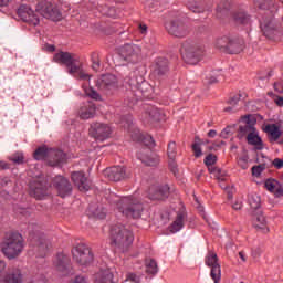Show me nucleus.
<instances>
[{"label":"nucleus","instance_id":"423d86ee","mask_svg":"<svg viewBox=\"0 0 283 283\" xmlns=\"http://www.w3.org/2000/svg\"><path fill=\"white\" fill-rule=\"evenodd\" d=\"M125 83L129 85L133 92L142 93V96H153L156 92V88H154L149 82L145 81V77L136 75V73H132L128 77H126Z\"/></svg>","mask_w":283,"mask_h":283},{"label":"nucleus","instance_id":"a878e982","mask_svg":"<svg viewBox=\"0 0 283 283\" xmlns=\"http://www.w3.org/2000/svg\"><path fill=\"white\" fill-rule=\"evenodd\" d=\"M137 157L147 167H158L160 163V157L158 155H156L155 153H150L149 155H147V150L138 153Z\"/></svg>","mask_w":283,"mask_h":283},{"label":"nucleus","instance_id":"6ab92c4d","mask_svg":"<svg viewBox=\"0 0 283 283\" xmlns=\"http://www.w3.org/2000/svg\"><path fill=\"white\" fill-rule=\"evenodd\" d=\"M151 72L156 78H163V76H167V74H169V60L166 57L155 59L151 65Z\"/></svg>","mask_w":283,"mask_h":283},{"label":"nucleus","instance_id":"09e8293b","mask_svg":"<svg viewBox=\"0 0 283 283\" xmlns=\"http://www.w3.org/2000/svg\"><path fill=\"white\" fill-rule=\"evenodd\" d=\"M93 216H95V218H99V220H104V218L107 216V211L105 208H97L93 211Z\"/></svg>","mask_w":283,"mask_h":283},{"label":"nucleus","instance_id":"2eb2a0df","mask_svg":"<svg viewBox=\"0 0 283 283\" xmlns=\"http://www.w3.org/2000/svg\"><path fill=\"white\" fill-rule=\"evenodd\" d=\"M205 263L211 269V280H213L214 283H220V280H222V268L218 262V254H216V252H209L206 256Z\"/></svg>","mask_w":283,"mask_h":283},{"label":"nucleus","instance_id":"e2e57ef3","mask_svg":"<svg viewBox=\"0 0 283 283\" xmlns=\"http://www.w3.org/2000/svg\"><path fill=\"white\" fill-rule=\"evenodd\" d=\"M254 218L259 224H266V218L262 214H255Z\"/></svg>","mask_w":283,"mask_h":283},{"label":"nucleus","instance_id":"f704fd0d","mask_svg":"<svg viewBox=\"0 0 283 283\" xmlns=\"http://www.w3.org/2000/svg\"><path fill=\"white\" fill-rule=\"evenodd\" d=\"M264 132L271 136L272 140H277L282 136L280 127L275 124H268Z\"/></svg>","mask_w":283,"mask_h":283},{"label":"nucleus","instance_id":"c9c22d12","mask_svg":"<svg viewBox=\"0 0 283 283\" xmlns=\"http://www.w3.org/2000/svg\"><path fill=\"white\" fill-rule=\"evenodd\" d=\"M233 19L235 23H239L240 25H249L251 22V17H249L244 11L234 13Z\"/></svg>","mask_w":283,"mask_h":283},{"label":"nucleus","instance_id":"aec40b11","mask_svg":"<svg viewBox=\"0 0 283 283\" xmlns=\"http://www.w3.org/2000/svg\"><path fill=\"white\" fill-rule=\"evenodd\" d=\"M105 176L113 182H120L127 178V169L123 166H113L105 170Z\"/></svg>","mask_w":283,"mask_h":283},{"label":"nucleus","instance_id":"de8ad7c7","mask_svg":"<svg viewBox=\"0 0 283 283\" xmlns=\"http://www.w3.org/2000/svg\"><path fill=\"white\" fill-rule=\"evenodd\" d=\"M86 96H91V98H94V101H98L101 98V94L96 92L93 87L85 88Z\"/></svg>","mask_w":283,"mask_h":283},{"label":"nucleus","instance_id":"69168bd1","mask_svg":"<svg viewBox=\"0 0 283 283\" xmlns=\"http://www.w3.org/2000/svg\"><path fill=\"white\" fill-rule=\"evenodd\" d=\"M274 103L277 105V107H283V97L282 96H274Z\"/></svg>","mask_w":283,"mask_h":283},{"label":"nucleus","instance_id":"7c9ffc66","mask_svg":"<svg viewBox=\"0 0 283 283\" xmlns=\"http://www.w3.org/2000/svg\"><path fill=\"white\" fill-rule=\"evenodd\" d=\"M243 45H244V41H242L238 38L230 36L229 42H228V49L226 52H228V54H240Z\"/></svg>","mask_w":283,"mask_h":283},{"label":"nucleus","instance_id":"393cba45","mask_svg":"<svg viewBox=\"0 0 283 283\" xmlns=\"http://www.w3.org/2000/svg\"><path fill=\"white\" fill-rule=\"evenodd\" d=\"M117 83L118 80L115 77L114 74H105L102 75V77L98 80V87L99 90L107 92L109 90H114Z\"/></svg>","mask_w":283,"mask_h":283},{"label":"nucleus","instance_id":"72a5a7b5","mask_svg":"<svg viewBox=\"0 0 283 283\" xmlns=\"http://www.w3.org/2000/svg\"><path fill=\"white\" fill-rule=\"evenodd\" d=\"M51 150H52V148H48V146H40L33 153L34 160H45L48 163Z\"/></svg>","mask_w":283,"mask_h":283},{"label":"nucleus","instance_id":"6e6d98bb","mask_svg":"<svg viewBox=\"0 0 283 283\" xmlns=\"http://www.w3.org/2000/svg\"><path fill=\"white\" fill-rule=\"evenodd\" d=\"M240 98H242V94L234 95L228 101V104L235 106L238 103H240Z\"/></svg>","mask_w":283,"mask_h":283},{"label":"nucleus","instance_id":"680f3d73","mask_svg":"<svg viewBox=\"0 0 283 283\" xmlns=\"http://www.w3.org/2000/svg\"><path fill=\"white\" fill-rule=\"evenodd\" d=\"M274 90L279 94H283V83L282 82H276L274 83Z\"/></svg>","mask_w":283,"mask_h":283},{"label":"nucleus","instance_id":"864d4df0","mask_svg":"<svg viewBox=\"0 0 283 283\" xmlns=\"http://www.w3.org/2000/svg\"><path fill=\"white\" fill-rule=\"evenodd\" d=\"M192 150L195 151L196 158H200V156H202V148L200 147V144L195 143L192 145Z\"/></svg>","mask_w":283,"mask_h":283},{"label":"nucleus","instance_id":"2f4dec72","mask_svg":"<svg viewBox=\"0 0 283 283\" xmlns=\"http://www.w3.org/2000/svg\"><path fill=\"white\" fill-rule=\"evenodd\" d=\"M94 283H114V274L109 270H101L95 273Z\"/></svg>","mask_w":283,"mask_h":283},{"label":"nucleus","instance_id":"4468645a","mask_svg":"<svg viewBox=\"0 0 283 283\" xmlns=\"http://www.w3.org/2000/svg\"><path fill=\"white\" fill-rule=\"evenodd\" d=\"M48 189H50V184L44 177H40L30 182V196L35 198V200H43L48 196Z\"/></svg>","mask_w":283,"mask_h":283},{"label":"nucleus","instance_id":"4d7b16f0","mask_svg":"<svg viewBox=\"0 0 283 283\" xmlns=\"http://www.w3.org/2000/svg\"><path fill=\"white\" fill-rule=\"evenodd\" d=\"M70 283H88L87 282V276H85V275H77Z\"/></svg>","mask_w":283,"mask_h":283},{"label":"nucleus","instance_id":"39448f33","mask_svg":"<svg viewBox=\"0 0 283 283\" xmlns=\"http://www.w3.org/2000/svg\"><path fill=\"white\" fill-rule=\"evenodd\" d=\"M181 56L188 65H198L205 56V48L199 44L185 42L181 46Z\"/></svg>","mask_w":283,"mask_h":283},{"label":"nucleus","instance_id":"7ed1b4c3","mask_svg":"<svg viewBox=\"0 0 283 283\" xmlns=\"http://www.w3.org/2000/svg\"><path fill=\"white\" fill-rule=\"evenodd\" d=\"M25 249L23 235L19 232H11L0 243V251L7 260H17Z\"/></svg>","mask_w":283,"mask_h":283},{"label":"nucleus","instance_id":"3c124183","mask_svg":"<svg viewBox=\"0 0 283 283\" xmlns=\"http://www.w3.org/2000/svg\"><path fill=\"white\" fill-rule=\"evenodd\" d=\"M265 169L264 165L253 166L252 167V176H261L262 171Z\"/></svg>","mask_w":283,"mask_h":283},{"label":"nucleus","instance_id":"8fccbe9b","mask_svg":"<svg viewBox=\"0 0 283 283\" xmlns=\"http://www.w3.org/2000/svg\"><path fill=\"white\" fill-rule=\"evenodd\" d=\"M125 282L140 283V276L136 275L135 273H128L126 275Z\"/></svg>","mask_w":283,"mask_h":283},{"label":"nucleus","instance_id":"ea45409f","mask_svg":"<svg viewBox=\"0 0 283 283\" xmlns=\"http://www.w3.org/2000/svg\"><path fill=\"white\" fill-rule=\"evenodd\" d=\"M220 78H222L220 71H212L208 76H206L205 83L207 85H213V83H218Z\"/></svg>","mask_w":283,"mask_h":283},{"label":"nucleus","instance_id":"f3484780","mask_svg":"<svg viewBox=\"0 0 283 283\" xmlns=\"http://www.w3.org/2000/svg\"><path fill=\"white\" fill-rule=\"evenodd\" d=\"M17 14L25 23H29V25H39V23H41L39 15H36L34 10H32V8L29 6L21 4L17 11Z\"/></svg>","mask_w":283,"mask_h":283},{"label":"nucleus","instance_id":"c756f323","mask_svg":"<svg viewBox=\"0 0 283 283\" xmlns=\"http://www.w3.org/2000/svg\"><path fill=\"white\" fill-rule=\"evenodd\" d=\"M145 116L147 123H158V120H163V113L156 106H148L145 111Z\"/></svg>","mask_w":283,"mask_h":283},{"label":"nucleus","instance_id":"ddd939ff","mask_svg":"<svg viewBox=\"0 0 283 283\" xmlns=\"http://www.w3.org/2000/svg\"><path fill=\"white\" fill-rule=\"evenodd\" d=\"M53 269L62 277L70 275L72 273V259L63 252L57 253L53 262Z\"/></svg>","mask_w":283,"mask_h":283},{"label":"nucleus","instance_id":"603ef678","mask_svg":"<svg viewBox=\"0 0 283 283\" xmlns=\"http://www.w3.org/2000/svg\"><path fill=\"white\" fill-rule=\"evenodd\" d=\"M144 145H146V147H156V142L153 136L148 135L144 138Z\"/></svg>","mask_w":283,"mask_h":283},{"label":"nucleus","instance_id":"412c9836","mask_svg":"<svg viewBox=\"0 0 283 283\" xmlns=\"http://www.w3.org/2000/svg\"><path fill=\"white\" fill-rule=\"evenodd\" d=\"M148 198L150 200H165L169 198V186H153L149 188Z\"/></svg>","mask_w":283,"mask_h":283},{"label":"nucleus","instance_id":"f8f14e48","mask_svg":"<svg viewBox=\"0 0 283 283\" xmlns=\"http://www.w3.org/2000/svg\"><path fill=\"white\" fill-rule=\"evenodd\" d=\"M90 134L95 138V140H99V143H104V140H108L112 138V134H114V129L109 124L95 122L91 125Z\"/></svg>","mask_w":283,"mask_h":283},{"label":"nucleus","instance_id":"e433bc0d","mask_svg":"<svg viewBox=\"0 0 283 283\" xmlns=\"http://www.w3.org/2000/svg\"><path fill=\"white\" fill-rule=\"evenodd\" d=\"M229 35L217 38L214 41V46L218 48V50H223L224 52H227L229 48Z\"/></svg>","mask_w":283,"mask_h":283},{"label":"nucleus","instance_id":"774afa93","mask_svg":"<svg viewBox=\"0 0 283 283\" xmlns=\"http://www.w3.org/2000/svg\"><path fill=\"white\" fill-rule=\"evenodd\" d=\"M28 283H45V276H41L40 279H34Z\"/></svg>","mask_w":283,"mask_h":283},{"label":"nucleus","instance_id":"b1692460","mask_svg":"<svg viewBox=\"0 0 283 283\" xmlns=\"http://www.w3.org/2000/svg\"><path fill=\"white\" fill-rule=\"evenodd\" d=\"M254 4L264 12L263 17H273V13L277 11L275 0H254Z\"/></svg>","mask_w":283,"mask_h":283},{"label":"nucleus","instance_id":"9d476101","mask_svg":"<svg viewBox=\"0 0 283 283\" xmlns=\"http://www.w3.org/2000/svg\"><path fill=\"white\" fill-rule=\"evenodd\" d=\"M143 50L137 44H125L119 50V59L125 63H139Z\"/></svg>","mask_w":283,"mask_h":283},{"label":"nucleus","instance_id":"9b49d317","mask_svg":"<svg viewBox=\"0 0 283 283\" xmlns=\"http://www.w3.org/2000/svg\"><path fill=\"white\" fill-rule=\"evenodd\" d=\"M167 32L177 39H185L191 32V28L180 19L170 20L165 24Z\"/></svg>","mask_w":283,"mask_h":283},{"label":"nucleus","instance_id":"cd10ccee","mask_svg":"<svg viewBox=\"0 0 283 283\" xmlns=\"http://www.w3.org/2000/svg\"><path fill=\"white\" fill-rule=\"evenodd\" d=\"M78 116L82 120H90V118H94V116H96V105L92 102L84 104L78 111Z\"/></svg>","mask_w":283,"mask_h":283},{"label":"nucleus","instance_id":"473e14b6","mask_svg":"<svg viewBox=\"0 0 283 283\" xmlns=\"http://www.w3.org/2000/svg\"><path fill=\"white\" fill-rule=\"evenodd\" d=\"M185 227V214L182 212H178L175 221L168 227V231L170 233H178V231H182Z\"/></svg>","mask_w":283,"mask_h":283},{"label":"nucleus","instance_id":"bb28decb","mask_svg":"<svg viewBox=\"0 0 283 283\" xmlns=\"http://www.w3.org/2000/svg\"><path fill=\"white\" fill-rule=\"evenodd\" d=\"M63 163H65V153H63V150H55L51 148L48 165H50V167H59V165H63Z\"/></svg>","mask_w":283,"mask_h":283},{"label":"nucleus","instance_id":"a18cd8bd","mask_svg":"<svg viewBox=\"0 0 283 283\" xmlns=\"http://www.w3.org/2000/svg\"><path fill=\"white\" fill-rule=\"evenodd\" d=\"M280 181L275 180V179H268L265 181V188L268 189V191H271V193H273L275 191V188L277 187V184Z\"/></svg>","mask_w":283,"mask_h":283},{"label":"nucleus","instance_id":"5701e85b","mask_svg":"<svg viewBox=\"0 0 283 283\" xmlns=\"http://www.w3.org/2000/svg\"><path fill=\"white\" fill-rule=\"evenodd\" d=\"M0 283H23V273H21V269H9L4 276L0 279Z\"/></svg>","mask_w":283,"mask_h":283},{"label":"nucleus","instance_id":"f257e3e1","mask_svg":"<svg viewBox=\"0 0 283 283\" xmlns=\"http://www.w3.org/2000/svg\"><path fill=\"white\" fill-rule=\"evenodd\" d=\"M53 61L60 65H65L67 73L77 81H90V78H92V76L84 71L81 57L74 53L61 51L54 54Z\"/></svg>","mask_w":283,"mask_h":283},{"label":"nucleus","instance_id":"0eeeda50","mask_svg":"<svg viewBox=\"0 0 283 283\" xmlns=\"http://www.w3.org/2000/svg\"><path fill=\"white\" fill-rule=\"evenodd\" d=\"M72 258L78 266H90L94 262V252L85 243H80L72 249Z\"/></svg>","mask_w":283,"mask_h":283},{"label":"nucleus","instance_id":"5fc2aeb1","mask_svg":"<svg viewBox=\"0 0 283 283\" xmlns=\"http://www.w3.org/2000/svg\"><path fill=\"white\" fill-rule=\"evenodd\" d=\"M168 165L170 171H172L174 175L176 176L178 174V165L176 164V159H169Z\"/></svg>","mask_w":283,"mask_h":283},{"label":"nucleus","instance_id":"dca6fc26","mask_svg":"<svg viewBox=\"0 0 283 283\" xmlns=\"http://www.w3.org/2000/svg\"><path fill=\"white\" fill-rule=\"evenodd\" d=\"M242 120L245 124L239 126L238 138L240 140H242V138H249L251 134L258 130V128H255V124L258 123V119H255L253 115H245L242 117Z\"/></svg>","mask_w":283,"mask_h":283},{"label":"nucleus","instance_id":"1a4fd4ad","mask_svg":"<svg viewBox=\"0 0 283 283\" xmlns=\"http://www.w3.org/2000/svg\"><path fill=\"white\" fill-rule=\"evenodd\" d=\"M35 11L41 14L44 19H49L50 21H61L63 19V13L61 9L55 3L50 1L39 2Z\"/></svg>","mask_w":283,"mask_h":283},{"label":"nucleus","instance_id":"58836bf2","mask_svg":"<svg viewBox=\"0 0 283 283\" xmlns=\"http://www.w3.org/2000/svg\"><path fill=\"white\" fill-rule=\"evenodd\" d=\"M188 10L195 12L196 14H200L207 11V7L201 2L191 1L188 3Z\"/></svg>","mask_w":283,"mask_h":283},{"label":"nucleus","instance_id":"4be33fe9","mask_svg":"<svg viewBox=\"0 0 283 283\" xmlns=\"http://www.w3.org/2000/svg\"><path fill=\"white\" fill-rule=\"evenodd\" d=\"M71 179L80 191H90V181L87 180V177H85V172L74 171L71 175Z\"/></svg>","mask_w":283,"mask_h":283},{"label":"nucleus","instance_id":"79ce46f5","mask_svg":"<svg viewBox=\"0 0 283 283\" xmlns=\"http://www.w3.org/2000/svg\"><path fill=\"white\" fill-rule=\"evenodd\" d=\"M9 160L13 163V165H23L25 163V157L23 153H15L9 157Z\"/></svg>","mask_w":283,"mask_h":283},{"label":"nucleus","instance_id":"37998d69","mask_svg":"<svg viewBox=\"0 0 283 283\" xmlns=\"http://www.w3.org/2000/svg\"><path fill=\"white\" fill-rule=\"evenodd\" d=\"M169 160H176L177 147L176 142H170L167 149Z\"/></svg>","mask_w":283,"mask_h":283},{"label":"nucleus","instance_id":"6e6552de","mask_svg":"<svg viewBox=\"0 0 283 283\" xmlns=\"http://www.w3.org/2000/svg\"><path fill=\"white\" fill-rule=\"evenodd\" d=\"M260 29L265 39L275 41L280 36V28L273 15H262L260 19Z\"/></svg>","mask_w":283,"mask_h":283},{"label":"nucleus","instance_id":"c03bdc74","mask_svg":"<svg viewBox=\"0 0 283 283\" xmlns=\"http://www.w3.org/2000/svg\"><path fill=\"white\" fill-rule=\"evenodd\" d=\"M48 249H49L48 241H41L38 244V251L40 252L39 253L40 258H45V253H48Z\"/></svg>","mask_w":283,"mask_h":283},{"label":"nucleus","instance_id":"c85d7f7f","mask_svg":"<svg viewBox=\"0 0 283 283\" xmlns=\"http://www.w3.org/2000/svg\"><path fill=\"white\" fill-rule=\"evenodd\" d=\"M248 145H251L256 149V151H262L264 149V142H262V137H260V133L254 130L253 134L248 135L245 138Z\"/></svg>","mask_w":283,"mask_h":283},{"label":"nucleus","instance_id":"052dcab7","mask_svg":"<svg viewBox=\"0 0 283 283\" xmlns=\"http://www.w3.org/2000/svg\"><path fill=\"white\" fill-rule=\"evenodd\" d=\"M272 164L274 165L275 169H282V167H283V159L275 158Z\"/></svg>","mask_w":283,"mask_h":283},{"label":"nucleus","instance_id":"49530a36","mask_svg":"<svg viewBox=\"0 0 283 283\" xmlns=\"http://www.w3.org/2000/svg\"><path fill=\"white\" fill-rule=\"evenodd\" d=\"M203 163H205V165H206L207 167H211V166L216 165V163H218V157H217L216 155H213V154H209V155L205 158Z\"/></svg>","mask_w":283,"mask_h":283},{"label":"nucleus","instance_id":"bf43d9fd","mask_svg":"<svg viewBox=\"0 0 283 283\" xmlns=\"http://www.w3.org/2000/svg\"><path fill=\"white\" fill-rule=\"evenodd\" d=\"M231 130H232L231 126L226 127L221 132V138H224V139L229 138V136H231Z\"/></svg>","mask_w":283,"mask_h":283},{"label":"nucleus","instance_id":"20e7f679","mask_svg":"<svg viewBox=\"0 0 283 283\" xmlns=\"http://www.w3.org/2000/svg\"><path fill=\"white\" fill-rule=\"evenodd\" d=\"M111 240L122 253H125L134 244V232L124 224L118 223L111 228Z\"/></svg>","mask_w":283,"mask_h":283},{"label":"nucleus","instance_id":"f03ea898","mask_svg":"<svg viewBox=\"0 0 283 283\" xmlns=\"http://www.w3.org/2000/svg\"><path fill=\"white\" fill-rule=\"evenodd\" d=\"M109 202L116 205L119 213H123L126 218H132L133 220H138L145 211V206L143 201L135 196L118 197L114 193L109 195Z\"/></svg>","mask_w":283,"mask_h":283},{"label":"nucleus","instance_id":"a19ab883","mask_svg":"<svg viewBox=\"0 0 283 283\" xmlns=\"http://www.w3.org/2000/svg\"><path fill=\"white\" fill-rule=\"evenodd\" d=\"M146 273H148V275H156V273H158V263L156 260L150 259L146 261Z\"/></svg>","mask_w":283,"mask_h":283},{"label":"nucleus","instance_id":"0e129e2a","mask_svg":"<svg viewBox=\"0 0 283 283\" xmlns=\"http://www.w3.org/2000/svg\"><path fill=\"white\" fill-rule=\"evenodd\" d=\"M208 171H209V174H213V176H214V174H221V169L218 167H213V166H208Z\"/></svg>","mask_w":283,"mask_h":283},{"label":"nucleus","instance_id":"13d9d810","mask_svg":"<svg viewBox=\"0 0 283 283\" xmlns=\"http://www.w3.org/2000/svg\"><path fill=\"white\" fill-rule=\"evenodd\" d=\"M273 193L276 198H281V196H283V187H282V184H280V181H279L277 186L274 188Z\"/></svg>","mask_w":283,"mask_h":283},{"label":"nucleus","instance_id":"338daca9","mask_svg":"<svg viewBox=\"0 0 283 283\" xmlns=\"http://www.w3.org/2000/svg\"><path fill=\"white\" fill-rule=\"evenodd\" d=\"M232 208L234 209V211H240V209H242V201H235L232 205Z\"/></svg>","mask_w":283,"mask_h":283},{"label":"nucleus","instance_id":"4c0bfd02","mask_svg":"<svg viewBox=\"0 0 283 283\" xmlns=\"http://www.w3.org/2000/svg\"><path fill=\"white\" fill-rule=\"evenodd\" d=\"M248 202L251 209L258 210L262 207V198L258 193H252L249 196Z\"/></svg>","mask_w":283,"mask_h":283},{"label":"nucleus","instance_id":"a211bd4d","mask_svg":"<svg viewBox=\"0 0 283 283\" xmlns=\"http://www.w3.org/2000/svg\"><path fill=\"white\" fill-rule=\"evenodd\" d=\"M53 187H55L60 198H67V196H72V184H70V180L63 176L54 177Z\"/></svg>","mask_w":283,"mask_h":283}]
</instances>
